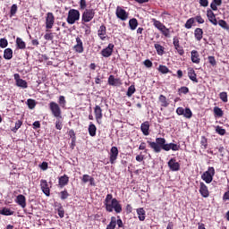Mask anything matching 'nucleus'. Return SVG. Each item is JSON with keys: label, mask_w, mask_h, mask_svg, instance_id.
<instances>
[{"label": "nucleus", "mask_w": 229, "mask_h": 229, "mask_svg": "<svg viewBox=\"0 0 229 229\" xmlns=\"http://www.w3.org/2000/svg\"><path fill=\"white\" fill-rule=\"evenodd\" d=\"M150 148L154 150L155 153H160L162 149L164 151H178L180 149V145L174 143H165V139L157 138L156 142L148 141Z\"/></svg>", "instance_id": "f257e3e1"}, {"label": "nucleus", "mask_w": 229, "mask_h": 229, "mask_svg": "<svg viewBox=\"0 0 229 229\" xmlns=\"http://www.w3.org/2000/svg\"><path fill=\"white\" fill-rule=\"evenodd\" d=\"M104 205L106 207V212H114L116 214H121L123 212V206L117 200V199L114 198L112 193H108L104 200Z\"/></svg>", "instance_id": "f03ea898"}, {"label": "nucleus", "mask_w": 229, "mask_h": 229, "mask_svg": "<svg viewBox=\"0 0 229 229\" xmlns=\"http://www.w3.org/2000/svg\"><path fill=\"white\" fill-rule=\"evenodd\" d=\"M81 13L78 9H70L68 11V15L66 18V22L68 24H76L80 21Z\"/></svg>", "instance_id": "7ed1b4c3"}, {"label": "nucleus", "mask_w": 229, "mask_h": 229, "mask_svg": "<svg viewBox=\"0 0 229 229\" xmlns=\"http://www.w3.org/2000/svg\"><path fill=\"white\" fill-rule=\"evenodd\" d=\"M96 17V11L94 9H85L81 15V24L90 22Z\"/></svg>", "instance_id": "20e7f679"}, {"label": "nucleus", "mask_w": 229, "mask_h": 229, "mask_svg": "<svg viewBox=\"0 0 229 229\" xmlns=\"http://www.w3.org/2000/svg\"><path fill=\"white\" fill-rule=\"evenodd\" d=\"M48 106L55 119H62V109L60 108V105L52 101L49 103Z\"/></svg>", "instance_id": "39448f33"}, {"label": "nucleus", "mask_w": 229, "mask_h": 229, "mask_svg": "<svg viewBox=\"0 0 229 229\" xmlns=\"http://www.w3.org/2000/svg\"><path fill=\"white\" fill-rule=\"evenodd\" d=\"M214 174H216V170L214 167H209L208 170L201 175V178L206 182V183H211Z\"/></svg>", "instance_id": "423d86ee"}, {"label": "nucleus", "mask_w": 229, "mask_h": 229, "mask_svg": "<svg viewBox=\"0 0 229 229\" xmlns=\"http://www.w3.org/2000/svg\"><path fill=\"white\" fill-rule=\"evenodd\" d=\"M116 17L120 19V21H128L129 13H126V10L123 9L120 6L116 7Z\"/></svg>", "instance_id": "0eeeda50"}, {"label": "nucleus", "mask_w": 229, "mask_h": 229, "mask_svg": "<svg viewBox=\"0 0 229 229\" xmlns=\"http://www.w3.org/2000/svg\"><path fill=\"white\" fill-rule=\"evenodd\" d=\"M55 26V14L53 13H47L46 17V28L47 30H52Z\"/></svg>", "instance_id": "6e6552de"}, {"label": "nucleus", "mask_w": 229, "mask_h": 229, "mask_svg": "<svg viewBox=\"0 0 229 229\" xmlns=\"http://www.w3.org/2000/svg\"><path fill=\"white\" fill-rule=\"evenodd\" d=\"M176 114L178 115H183V117H186V119H191L192 117V111H191V108H185L183 107H178L176 110Z\"/></svg>", "instance_id": "1a4fd4ad"}, {"label": "nucleus", "mask_w": 229, "mask_h": 229, "mask_svg": "<svg viewBox=\"0 0 229 229\" xmlns=\"http://www.w3.org/2000/svg\"><path fill=\"white\" fill-rule=\"evenodd\" d=\"M119 157V149L117 147H112L109 153L110 164H115V160Z\"/></svg>", "instance_id": "9d476101"}, {"label": "nucleus", "mask_w": 229, "mask_h": 229, "mask_svg": "<svg viewBox=\"0 0 229 229\" xmlns=\"http://www.w3.org/2000/svg\"><path fill=\"white\" fill-rule=\"evenodd\" d=\"M114 44L110 43L106 48L101 50V55L104 58H110L112 53H114Z\"/></svg>", "instance_id": "9b49d317"}, {"label": "nucleus", "mask_w": 229, "mask_h": 229, "mask_svg": "<svg viewBox=\"0 0 229 229\" xmlns=\"http://www.w3.org/2000/svg\"><path fill=\"white\" fill-rule=\"evenodd\" d=\"M73 51H75V53H79L80 55L85 51V48L83 47V41L80 37L76 38V45L73 46Z\"/></svg>", "instance_id": "f8f14e48"}, {"label": "nucleus", "mask_w": 229, "mask_h": 229, "mask_svg": "<svg viewBox=\"0 0 229 229\" xmlns=\"http://www.w3.org/2000/svg\"><path fill=\"white\" fill-rule=\"evenodd\" d=\"M40 187L45 196H51V190L49 189V184L46 179L40 181Z\"/></svg>", "instance_id": "ddd939ff"}, {"label": "nucleus", "mask_w": 229, "mask_h": 229, "mask_svg": "<svg viewBox=\"0 0 229 229\" xmlns=\"http://www.w3.org/2000/svg\"><path fill=\"white\" fill-rule=\"evenodd\" d=\"M14 80L17 87H21V89H28V82L25 80L21 79V75L19 73L14 74Z\"/></svg>", "instance_id": "4468645a"}, {"label": "nucleus", "mask_w": 229, "mask_h": 229, "mask_svg": "<svg viewBox=\"0 0 229 229\" xmlns=\"http://www.w3.org/2000/svg\"><path fill=\"white\" fill-rule=\"evenodd\" d=\"M95 119L98 124L101 123V119H103V109L101 106H96L94 108Z\"/></svg>", "instance_id": "2eb2a0df"}, {"label": "nucleus", "mask_w": 229, "mask_h": 229, "mask_svg": "<svg viewBox=\"0 0 229 229\" xmlns=\"http://www.w3.org/2000/svg\"><path fill=\"white\" fill-rule=\"evenodd\" d=\"M168 167L171 171H180V163L176 162L175 158H171L168 161Z\"/></svg>", "instance_id": "dca6fc26"}, {"label": "nucleus", "mask_w": 229, "mask_h": 229, "mask_svg": "<svg viewBox=\"0 0 229 229\" xmlns=\"http://www.w3.org/2000/svg\"><path fill=\"white\" fill-rule=\"evenodd\" d=\"M98 36L100 38V40H106V26L105 24H102L98 30Z\"/></svg>", "instance_id": "f3484780"}, {"label": "nucleus", "mask_w": 229, "mask_h": 229, "mask_svg": "<svg viewBox=\"0 0 229 229\" xmlns=\"http://www.w3.org/2000/svg\"><path fill=\"white\" fill-rule=\"evenodd\" d=\"M207 16L211 24H214V26H217V20L216 19V14H214V12H212V10L209 9L207 11Z\"/></svg>", "instance_id": "a211bd4d"}, {"label": "nucleus", "mask_w": 229, "mask_h": 229, "mask_svg": "<svg viewBox=\"0 0 229 229\" xmlns=\"http://www.w3.org/2000/svg\"><path fill=\"white\" fill-rule=\"evenodd\" d=\"M16 203L21 207V208H26V197L20 194L16 197Z\"/></svg>", "instance_id": "6ab92c4d"}, {"label": "nucleus", "mask_w": 229, "mask_h": 229, "mask_svg": "<svg viewBox=\"0 0 229 229\" xmlns=\"http://www.w3.org/2000/svg\"><path fill=\"white\" fill-rule=\"evenodd\" d=\"M108 85H111L112 87H117V85H121V79H115L114 75H110L108 77Z\"/></svg>", "instance_id": "aec40b11"}, {"label": "nucleus", "mask_w": 229, "mask_h": 229, "mask_svg": "<svg viewBox=\"0 0 229 229\" xmlns=\"http://www.w3.org/2000/svg\"><path fill=\"white\" fill-rule=\"evenodd\" d=\"M199 192H200L201 196H203V198H208V196H209L208 188L203 182H200Z\"/></svg>", "instance_id": "412c9836"}, {"label": "nucleus", "mask_w": 229, "mask_h": 229, "mask_svg": "<svg viewBox=\"0 0 229 229\" xmlns=\"http://www.w3.org/2000/svg\"><path fill=\"white\" fill-rule=\"evenodd\" d=\"M4 60H12V58H13V50H12V48L4 49Z\"/></svg>", "instance_id": "4be33fe9"}, {"label": "nucleus", "mask_w": 229, "mask_h": 229, "mask_svg": "<svg viewBox=\"0 0 229 229\" xmlns=\"http://www.w3.org/2000/svg\"><path fill=\"white\" fill-rule=\"evenodd\" d=\"M89 134L90 137H96V131H98V127L93 123H90L88 128Z\"/></svg>", "instance_id": "5701e85b"}, {"label": "nucleus", "mask_w": 229, "mask_h": 229, "mask_svg": "<svg viewBox=\"0 0 229 229\" xmlns=\"http://www.w3.org/2000/svg\"><path fill=\"white\" fill-rule=\"evenodd\" d=\"M69 183V177L67 174H64L59 178V186L65 187Z\"/></svg>", "instance_id": "b1692460"}, {"label": "nucleus", "mask_w": 229, "mask_h": 229, "mask_svg": "<svg viewBox=\"0 0 229 229\" xmlns=\"http://www.w3.org/2000/svg\"><path fill=\"white\" fill-rule=\"evenodd\" d=\"M201 59H199V54H198V51L192 50L191 51V62L193 64H199Z\"/></svg>", "instance_id": "393cba45"}, {"label": "nucleus", "mask_w": 229, "mask_h": 229, "mask_svg": "<svg viewBox=\"0 0 229 229\" xmlns=\"http://www.w3.org/2000/svg\"><path fill=\"white\" fill-rule=\"evenodd\" d=\"M188 76L190 78V80H191V81H194L195 83H198V78H196V72L194 71V69L191 68L188 71Z\"/></svg>", "instance_id": "a878e982"}, {"label": "nucleus", "mask_w": 229, "mask_h": 229, "mask_svg": "<svg viewBox=\"0 0 229 229\" xmlns=\"http://www.w3.org/2000/svg\"><path fill=\"white\" fill-rule=\"evenodd\" d=\"M195 38L199 42L201 38H203V30L200 28H197L194 31Z\"/></svg>", "instance_id": "bb28decb"}, {"label": "nucleus", "mask_w": 229, "mask_h": 229, "mask_svg": "<svg viewBox=\"0 0 229 229\" xmlns=\"http://www.w3.org/2000/svg\"><path fill=\"white\" fill-rule=\"evenodd\" d=\"M16 46L18 49H26V42H24L21 38H16Z\"/></svg>", "instance_id": "cd10ccee"}, {"label": "nucleus", "mask_w": 229, "mask_h": 229, "mask_svg": "<svg viewBox=\"0 0 229 229\" xmlns=\"http://www.w3.org/2000/svg\"><path fill=\"white\" fill-rule=\"evenodd\" d=\"M115 226H117V219L115 216H112L109 225L106 226V229H115Z\"/></svg>", "instance_id": "c85d7f7f"}, {"label": "nucleus", "mask_w": 229, "mask_h": 229, "mask_svg": "<svg viewBox=\"0 0 229 229\" xmlns=\"http://www.w3.org/2000/svg\"><path fill=\"white\" fill-rule=\"evenodd\" d=\"M154 22V26L155 28H157V30H159V31H164V30H165V25H164L162 22H160L159 21L157 20H153Z\"/></svg>", "instance_id": "c756f323"}, {"label": "nucleus", "mask_w": 229, "mask_h": 229, "mask_svg": "<svg viewBox=\"0 0 229 229\" xmlns=\"http://www.w3.org/2000/svg\"><path fill=\"white\" fill-rule=\"evenodd\" d=\"M129 26L131 30H137V26H139V21H137V19L132 18L129 21Z\"/></svg>", "instance_id": "7c9ffc66"}, {"label": "nucleus", "mask_w": 229, "mask_h": 229, "mask_svg": "<svg viewBox=\"0 0 229 229\" xmlns=\"http://www.w3.org/2000/svg\"><path fill=\"white\" fill-rule=\"evenodd\" d=\"M0 215L1 216H13V211H12L8 208H3V209L0 210Z\"/></svg>", "instance_id": "2f4dec72"}, {"label": "nucleus", "mask_w": 229, "mask_h": 229, "mask_svg": "<svg viewBox=\"0 0 229 229\" xmlns=\"http://www.w3.org/2000/svg\"><path fill=\"white\" fill-rule=\"evenodd\" d=\"M27 105H28L30 110H33V108H35V106H37V102L35 101V99L29 98L27 100Z\"/></svg>", "instance_id": "473e14b6"}, {"label": "nucleus", "mask_w": 229, "mask_h": 229, "mask_svg": "<svg viewBox=\"0 0 229 229\" xmlns=\"http://www.w3.org/2000/svg\"><path fill=\"white\" fill-rule=\"evenodd\" d=\"M17 10H19L17 4H13L10 9V17H13L17 13Z\"/></svg>", "instance_id": "72a5a7b5"}, {"label": "nucleus", "mask_w": 229, "mask_h": 229, "mask_svg": "<svg viewBox=\"0 0 229 229\" xmlns=\"http://www.w3.org/2000/svg\"><path fill=\"white\" fill-rule=\"evenodd\" d=\"M135 86L134 85H131L129 88H128V90H127V93H126V96H128V98H131L133 96V94H135Z\"/></svg>", "instance_id": "f704fd0d"}, {"label": "nucleus", "mask_w": 229, "mask_h": 229, "mask_svg": "<svg viewBox=\"0 0 229 229\" xmlns=\"http://www.w3.org/2000/svg\"><path fill=\"white\" fill-rule=\"evenodd\" d=\"M21 126H22V121L18 120L15 123V126L12 129V131H13V133H17L19 128H21Z\"/></svg>", "instance_id": "c9c22d12"}, {"label": "nucleus", "mask_w": 229, "mask_h": 229, "mask_svg": "<svg viewBox=\"0 0 229 229\" xmlns=\"http://www.w3.org/2000/svg\"><path fill=\"white\" fill-rule=\"evenodd\" d=\"M58 104L62 108H65V105H67V101L65 100V97L60 96L58 99Z\"/></svg>", "instance_id": "e433bc0d"}, {"label": "nucleus", "mask_w": 229, "mask_h": 229, "mask_svg": "<svg viewBox=\"0 0 229 229\" xmlns=\"http://www.w3.org/2000/svg\"><path fill=\"white\" fill-rule=\"evenodd\" d=\"M194 18H190L189 20H187L184 27L186 28V30H191V28H192V24H194Z\"/></svg>", "instance_id": "4c0bfd02"}, {"label": "nucleus", "mask_w": 229, "mask_h": 229, "mask_svg": "<svg viewBox=\"0 0 229 229\" xmlns=\"http://www.w3.org/2000/svg\"><path fill=\"white\" fill-rule=\"evenodd\" d=\"M214 114L217 117H223V109H221L220 107L215 106L214 107Z\"/></svg>", "instance_id": "58836bf2"}, {"label": "nucleus", "mask_w": 229, "mask_h": 229, "mask_svg": "<svg viewBox=\"0 0 229 229\" xmlns=\"http://www.w3.org/2000/svg\"><path fill=\"white\" fill-rule=\"evenodd\" d=\"M137 214L139 216L140 221H144V208H138Z\"/></svg>", "instance_id": "ea45409f"}, {"label": "nucleus", "mask_w": 229, "mask_h": 229, "mask_svg": "<svg viewBox=\"0 0 229 229\" xmlns=\"http://www.w3.org/2000/svg\"><path fill=\"white\" fill-rule=\"evenodd\" d=\"M154 47L157 52V55H164V47H162L160 44H155Z\"/></svg>", "instance_id": "a19ab883"}, {"label": "nucleus", "mask_w": 229, "mask_h": 229, "mask_svg": "<svg viewBox=\"0 0 229 229\" xmlns=\"http://www.w3.org/2000/svg\"><path fill=\"white\" fill-rule=\"evenodd\" d=\"M83 25H84V26H83L82 28H83V30H84L85 35H87V36L90 35V33H92V30H91V29H90V25H89V24H87V23H85V24H83Z\"/></svg>", "instance_id": "79ce46f5"}, {"label": "nucleus", "mask_w": 229, "mask_h": 229, "mask_svg": "<svg viewBox=\"0 0 229 229\" xmlns=\"http://www.w3.org/2000/svg\"><path fill=\"white\" fill-rule=\"evenodd\" d=\"M0 47L4 49V47H8V39L7 38H1L0 39Z\"/></svg>", "instance_id": "37998d69"}, {"label": "nucleus", "mask_w": 229, "mask_h": 229, "mask_svg": "<svg viewBox=\"0 0 229 229\" xmlns=\"http://www.w3.org/2000/svg\"><path fill=\"white\" fill-rule=\"evenodd\" d=\"M159 101L162 103V106H167V98L164 95L159 96Z\"/></svg>", "instance_id": "c03bdc74"}, {"label": "nucleus", "mask_w": 229, "mask_h": 229, "mask_svg": "<svg viewBox=\"0 0 229 229\" xmlns=\"http://www.w3.org/2000/svg\"><path fill=\"white\" fill-rule=\"evenodd\" d=\"M216 131L218 133V135H225L226 133V130L223 129L219 125L216 127Z\"/></svg>", "instance_id": "a18cd8bd"}, {"label": "nucleus", "mask_w": 229, "mask_h": 229, "mask_svg": "<svg viewBox=\"0 0 229 229\" xmlns=\"http://www.w3.org/2000/svg\"><path fill=\"white\" fill-rule=\"evenodd\" d=\"M144 135L145 136L149 135V122L144 123Z\"/></svg>", "instance_id": "49530a36"}, {"label": "nucleus", "mask_w": 229, "mask_h": 229, "mask_svg": "<svg viewBox=\"0 0 229 229\" xmlns=\"http://www.w3.org/2000/svg\"><path fill=\"white\" fill-rule=\"evenodd\" d=\"M158 71L159 72H162V74H167V72H169V68L165 65H159Z\"/></svg>", "instance_id": "de8ad7c7"}, {"label": "nucleus", "mask_w": 229, "mask_h": 229, "mask_svg": "<svg viewBox=\"0 0 229 229\" xmlns=\"http://www.w3.org/2000/svg\"><path fill=\"white\" fill-rule=\"evenodd\" d=\"M219 96H220V99L224 103H227L228 102V95L226 94V92H221Z\"/></svg>", "instance_id": "09e8293b"}, {"label": "nucleus", "mask_w": 229, "mask_h": 229, "mask_svg": "<svg viewBox=\"0 0 229 229\" xmlns=\"http://www.w3.org/2000/svg\"><path fill=\"white\" fill-rule=\"evenodd\" d=\"M80 10H87V0H80Z\"/></svg>", "instance_id": "8fccbe9b"}, {"label": "nucleus", "mask_w": 229, "mask_h": 229, "mask_svg": "<svg viewBox=\"0 0 229 229\" xmlns=\"http://www.w3.org/2000/svg\"><path fill=\"white\" fill-rule=\"evenodd\" d=\"M57 214H58L59 217H61V218L64 217V216H65V210L64 209L63 207H59V208H57Z\"/></svg>", "instance_id": "3c124183"}, {"label": "nucleus", "mask_w": 229, "mask_h": 229, "mask_svg": "<svg viewBox=\"0 0 229 229\" xmlns=\"http://www.w3.org/2000/svg\"><path fill=\"white\" fill-rule=\"evenodd\" d=\"M90 175L89 174H83L82 177L81 178L82 183H88V182H89L90 180Z\"/></svg>", "instance_id": "603ef678"}, {"label": "nucleus", "mask_w": 229, "mask_h": 229, "mask_svg": "<svg viewBox=\"0 0 229 229\" xmlns=\"http://www.w3.org/2000/svg\"><path fill=\"white\" fill-rule=\"evenodd\" d=\"M218 24H219V26H221V28H224V30H229V28H228V23H226V22L225 21V20H220V21H218Z\"/></svg>", "instance_id": "864d4df0"}, {"label": "nucleus", "mask_w": 229, "mask_h": 229, "mask_svg": "<svg viewBox=\"0 0 229 229\" xmlns=\"http://www.w3.org/2000/svg\"><path fill=\"white\" fill-rule=\"evenodd\" d=\"M60 194L61 199H67V198H69V192L67 191V190L61 191Z\"/></svg>", "instance_id": "5fc2aeb1"}, {"label": "nucleus", "mask_w": 229, "mask_h": 229, "mask_svg": "<svg viewBox=\"0 0 229 229\" xmlns=\"http://www.w3.org/2000/svg\"><path fill=\"white\" fill-rule=\"evenodd\" d=\"M208 60L210 65H212L213 67H215V65L217 64V63L216 62V57H214V56H208Z\"/></svg>", "instance_id": "6e6d98bb"}, {"label": "nucleus", "mask_w": 229, "mask_h": 229, "mask_svg": "<svg viewBox=\"0 0 229 229\" xmlns=\"http://www.w3.org/2000/svg\"><path fill=\"white\" fill-rule=\"evenodd\" d=\"M60 119L62 118H56V122H55V128L56 130H62L63 128V124H62V122L60 121Z\"/></svg>", "instance_id": "4d7b16f0"}, {"label": "nucleus", "mask_w": 229, "mask_h": 229, "mask_svg": "<svg viewBox=\"0 0 229 229\" xmlns=\"http://www.w3.org/2000/svg\"><path fill=\"white\" fill-rule=\"evenodd\" d=\"M68 134L71 139H72V142H76V133L74 132V130H70Z\"/></svg>", "instance_id": "13d9d810"}, {"label": "nucleus", "mask_w": 229, "mask_h": 229, "mask_svg": "<svg viewBox=\"0 0 229 229\" xmlns=\"http://www.w3.org/2000/svg\"><path fill=\"white\" fill-rule=\"evenodd\" d=\"M45 40H53L55 38V36L53 33H46L44 36Z\"/></svg>", "instance_id": "bf43d9fd"}, {"label": "nucleus", "mask_w": 229, "mask_h": 229, "mask_svg": "<svg viewBox=\"0 0 229 229\" xmlns=\"http://www.w3.org/2000/svg\"><path fill=\"white\" fill-rule=\"evenodd\" d=\"M198 21L199 24H203L205 22V20H203V18L201 17V15H197L195 18H194V21Z\"/></svg>", "instance_id": "052dcab7"}, {"label": "nucleus", "mask_w": 229, "mask_h": 229, "mask_svg": "<svg viewBox=\"0 0 229 229\" xmlns=\"http://www.w3.org/2000/svg\"><path fill=\"white\" fill-rule=\"evenodd\" d=\"M144 65L149 69L150 67H153V63L149 59H147L144 61Z\"/></svg>", "instance_id": "680f3d73"}, {"label": "nucleus", "mask_w": 229, "mask_h": 229, "mask_svg": "<svg viewBox=\"0 0 229 229\" xmlns=\"http://www.w3.org/2000/svg\"><path fill=\"white\" fill-rule=\"evenodd\" d=\"M40 169H42L43 171H47V162H43L40 165H39Z\"/></svg>", "instance_id": "e2e57ef3"}, {"label": "nucleus", "mask_w": 229, "mask_h": 229, "mask_svg": "<svg viewBox=\"0 0 229 229\" xmlns=\"http://www.w3.org/2000/svg\"><path fill=\"white\" fill-rule=\"evenodd\" d=\"M200 6L207 7L208 6V0H199Z\"/></svg>", "instance_id": "0e129e2a"}, {"label": "nucleus", "mask_w": 229, "mask_h": 229, "mask_svg": "<svg viewBox=\"0 0 229 229\" xmlns=\"http://www.w3.org/2000/svg\"><path fill=\"white\" fill-rule=\"evenodd\" d=\"M174 47H180V40H178V38H174Z\"/></svg>", "instance_id": "69168bd1"}, {"label": "nucleus", "mask_w": 229, "mask_h": 229, "mask_svg": "<svg viewBox=\"0 0 229 229\" xmlns=\"http://www.w3.org/2000/svg\"><path fill=\"white\" fill-rule=\"evenodd\" d=\"M175 49H176V51H177V53L179 54V55H183V53H184V51H183V47H180L179 46V47H175Z\"/></svg>", "instance_id": "338daca9"}, {"label": "nucleus", "mask_w": 229, "mask_h": 229, "mask_svg": "<svg viewBox=\"0 0 229 229\" xmlns=\"http://www.w3.org/2000/svg\"><path fill=\"white\" fill-rule=\"evenodd\" d=\"M180 90H181V92H182V94H187V93L189 92V88H187V87H182V88L180 89Z\"/></svg>", "instance_id": "774afa93"}]
</instances>
